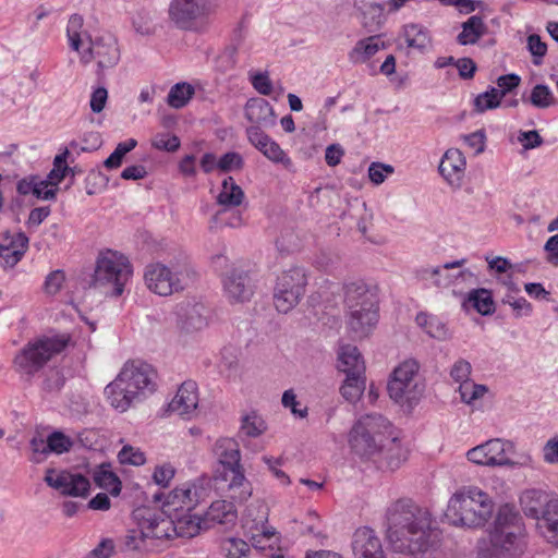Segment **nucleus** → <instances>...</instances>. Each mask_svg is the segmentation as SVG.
<instances>
[{
    "label": "nucleus",
    "mask_w": 558,
    "mask_h": 558,
    "mask_svg": "<svg viewBox=\"0 0 558 558\" xmlns=\"http://www.w3.org/2000/svg\"><path fill=\"white\" fill-rule=\"evenodd\" d=\"M386 536L393 551L415 556L429 547L432 514L410 498L391 502L385 513Z\"/></svg>",
    "instance_id": "obj_1"
},
{
    "label": "nucleus",
    "mask_w": 558,
    "mask_h": 558,
    "mask_svg": "<svg viewBox=\"0 0 558 558\" xmlns=\"http://www.w3.org/2000/svg\"><path fill=\"white\" fill-rule=\"evenodd\" d=\"M352 451L361 458L372 459L384 456L389 466L398 468L405 459L397 436L392 435L389 421L378 413L363 415L349 434Z\"/></svg>",
    "instance_id": "obj_2"
},
{
    "label": "nucleus",
    "mask_w": 558,
    "mask_h": 558,
    "mask_svg": "<svg viewBox=\"0 0 558 558\" xmlns=\"http://www.w3.org/2000/svg\"><path fill=\"white\" fill-rule=\"evenodd\" d=\"M155 372L147 363L132 361L124 364L113 381L105 388L112 408L125 412L155 390Z\"/></svg>",
    "instance_id": "obj_3"
},
{
    "label": "nucleus",
    "mask_w": 558,
    "mask_h": 558,
    "mask_svg": "<svg viewBox=\"0 0 558 558\" xmlns=\"http://www.w3.org/2000/svg\"><path fill=\"white\" fill-rule=\"evenodd\" d=\"M494 510L489 495L476 486L457 490L449 499L446 519L451 525L477 529L486 524Z\"/></svg>",
    "instance_id": "obj_4"
},
{
    "label": "nucleus",
    "mask_w": 558,
    "mask_h": 558,
    "mask_svg": "<svg viewBox=\"0 0 558 558\" xmlns=\"http://www.w3.org/2000/svg\"><path fill=\"white\" fill-rule=\"evenodd\" d=\"M522 532L521 518L513 507L499 508L489 541L477 547L478 558H518L521 554L519 536Z\"/></svg>",
    "instance_id": "obj_5"
},
{
    "label": "nucleus",
    "mask_w": 558,
    "mask_h": 558,
    "mask_svg": "<svg viewBox=\"0 0 558 558\" xmlns=\"http://www.w3.org/2000/svg\"><path fill=\"white\" fill-rule=\"evenodd\" d=\"M344 302L349 308L348 326L355 337H365L378 320L376 289L364 281L350 282L344 288Z\"/></svg>",
    "instance_id": "obj_6"
},
{
    "label": "nucleus",
    "mask_w": 558,
    "mask_h": 558,
    "mask_svg": "<svg viewBox=\"0 0 558 558\" xmlns=\"http://www.w3.org/2000/svg\"><path fill=\"white\" fill-rule=\"evenodd\" d=\"M131 276L129 259L117 252L107 251L97 259L93 284L106 295L120 296Z\"/></svg>",
    "instance_id": "obj_7"
},
{
    "label": "nucleus",
    "mask_w": 558,
    "mask_h": 558,
    "mask_svg": "<svg viewBox=\"0 0 558 558\" xmlns=\"http://www.w3.org/2000/svg\"><path fill=\"white\" fill-rule=\"evenodd\" d=\"M70 342L68 335L43 336L29 341L15 356L19 372L33 375L40 371L52 357L65 350Z\"/></svg>",
    "instance_id": "obj_8"
},
{
    "label": "nucleus",
    "mask_w": 558,
    "mask_h": 558,
    "mask_svg": "<svg viewBox=\"0 0 558 558\" xmlns=\"http://www.w3.org/2000/svg\"><path fill=\"white\" fill-rule=\"evenodd\" d=\"M217 8L218 0H172L169 16L178 28L202 34L209 29Z\"/></svg>",
    "instance_id": "obj_9"
},
{
    "label": "nucleus",
    "mask_w": 558,
    "mask_h": 558,
    "mask_svg": "<svg viewBox=\"0 0 558 558\" xmlns=\"http://www.w3.org/2000/svg\"><path fill=\"white\" fill-rule=\"evenodd\" d=\"M418 363L407 360L392 372L387 390L389 397L400 405L412 408L424 393L425 386L418 378Z\"/></svg>",
    "instance_id": "obj_10"
},
{
    "label": "nucleus",
    "mask_w": 558,
    "mask_h": 558,
    "mask_svg": "<svg viewBox=\"0 0 558 558\" xmlns=\"http://www.w3.org/2000/svg\"><path fill=\"white\" fill-rule=\"evenodd\" d=\"M144 279L147 288L161 296L182 291L191 279L187 265H177L172 268L155 263L146 266Z\"/></svg>",
    "instance_id": "obj_11"
},
{
    "label": "nucleus",
    "mask_w": 558,
    "mask_h": 558,
    "mask_svg": "<svg viewBox=\"0 0 558 558\" xmlns=\"http://www.w3.org/2000/svg\"><path fill=\"white\" fill-rule=\"evenodd\" d=\"M307 277L304 268L294 266L277 277L274 289V304L278 312L289 313L305 293Z\"/></svg>",
    "instance_id": "obj_12"
},
{
    "label": "nucleus",
    "mask_w": 558,
    "mask_h": 558,
    "mask_svg": "<svg viewBox=\"0 0 558 558\" xmlns=\"http://www.w3.org/2000/svg\"><path fill=\"white\" fill-rule=\"evenodd\" d=\"M465 263L466 259L462 258L436 267L423 266L415 270V278L436 288H447L460 279L464 282L477 283V276L470 269H462L457 274L449 272L451 269L461 268Z\"/></svg>",
    "instance_id": "obj_13"
},
{
    "label": "nucleus",
    "mask_w": 558,
    "mask_h": 558,
    "mask_svg": "<svg viewBox=\"0 0 558 558\" xmlns=\"http://www.w3.org/2000/svg\"><path fill=\"white\" fill-rule=\"evenodd\" d=\"M97 61V75L101 80L104 71L114 68L120 61V49L114 35L110 33L90 39L89 47L81 53V62Z\"/></svg>",
    "instance_id": "obj_14"
},
{
    "label": "nucleus",
    "mask_w": 558,
    "mask_h": 558,
    "mask_svg": "<svg viewBox=\"0 0 558 558\" xmlns=\"http://www.w3.org/2000/svg\"><path fill=\"white\" fill-rule=\"evenodd\" d=\"M166 513L165 510L157 512L147 508L134 511V519L147 534L151 549L160 542L174 538L173 519Z\"/></svg>",
    "instance_id": "obj_15"
},
{
    "label": "nucleus",
    "mask_w": 558,
    "mask_h": 558,
    "mask_svg": "<svg viewBox=\"0 0 558 558\" xmlns=\"http://www.w3.org/2000/svg\"><path fill=\"white\" fill-rule=\"evenodd\" d=\"M177 327L185 333L205 329L209 324L210 311L202 302L185 300L175 307Z\"/></svg>",
    "instance_id": "obj_16"
},
{
    "label": "nucleus",
    "mask_w": 558,
    "mask_h": 558,
    "mask_svg": "<svg viewBox=\"0 0 558 558\" xmlns=\"http://www.w3.org/2000/svg\"><path fill=\"white\" fill-rule=\"evenodd\" d=\"M45 482L64 496L86 497L90 489V483L87 477L81 473H72L65 470L48 469Z\"/></svg>",
    "instance_id": "obj_17"
},
{
    "label": "nucleus",
    "mask_w": 558,
    "mask_h": 558,
    "mask_svg": "<svg viewBox=\"0 0 558 558\" xmlns=\"http://www.w3.org/2000/svg\"><path fill=\"white\" fill-rule=\"evenodd\" d=\"M204 488L195 483H184L172 489L162 505L165 512L179 514L192 511L203 499Z\"/></svg>",
    "instance_id": "obj_18"
},
{
    "label": "nucleus",
    "mask_w": 558,
    "mask_h": 558,
    "mask_svg": "<svg viewBox=\"0 0 558 558\" xmlns=\"http://www.w3.org/2000/svg\"><path fill=\"white\" fill-rule=\"evenodd\" d=\"M558 502V498L543 489H526L520 496V505L523 513L541 523L550 509V506Z\"/></svg>",
    "instance_id": "obj_19"
},
{
    "label": "nucleus",
    "mask_w": 558,
    "mask_h": 558,
    "mask_svg": "<svg viewBox=\"0 0 558 558\" xmlns=\"http://www.w3.org/2000/svg\"><path fill=\"white\" fill-rule=\"evenodd\" d=\"M223 290L231 303H244L254 293V283L247 271L232 269L223 279Z\"/></svg>",
    "instance_id": "obj_20"
},
{
    "label": "nucleus",
    "mask_w": 558,
    "mask_h": 558,
    "mask_svg": "<svg viewBox=\"0 0 558 558\" xmlns=\"http://www.w3.org/2000/svg\"><path fill=\"white\" fill-rule=\"evenodd\" d=\"M352 550L355 558H385L379 538L366 526L353 534Z\"/></svg>",
    "instance_id": "obj_21"
},
{
    "label": "nucleus",
    "mask_w": 558,
    "mask_h": 558,
    "mask_svg": "<svg viewBox=\"0 0 558 558\" xmlns=\"http://www.w3.org/2000/svg\"><path fill=\"white\" fill-rule=\"evenodd\" d=\"M198 405V393L196 383L184 381L178 389L177 395L169 403V410L178 415L191 418Z\"/></svg>",
    "instance_id": "obj_22"
},
{
    "label": "nucleus",
    "mask_w": 558,
    "mask_h": 558,
    "mask_svg": "<svg viewBox=\"0 0 558 558\" xmlns=\"http://www.w3.org/2000/svg\"><path fill=\"white\" fill-rule=\"evenodd\" d=\"M0 243V258L8 267H14L24 256L28 248V238L24 232L11 234L9 231L2 233Z\"/></svg>",
    "instance_id": "obj_23"
},
{
    "label": "nucleus",
    "mask_w": 558,
    "mask_h": 558,
    "mask_svg": "<svg viewBox=\"0 0 558 558\" xmlns=\"http://www.w3.org/2000/svg\"><path fill=\"white\" fill-rule=\"evenodd\" d=\"M238 519L236 509L231 501L216 500L208 507L203 515L205 529L208 530L216 524L223 526H232Z\"/></svg>",
    "instance_id": "obj_24"
},
{
    "label": "nucleus",
    "mask_w": 558,
    "mask_h": 558,
    "mask_svg": "<svg viewBox=\"0 0 558 558\" xmlns=\"http://www.w3.org/2000/svg\"><path fill=\"white\" fill-rule=\"evenodd\" d=\"M466 161L462 151L457 148L448 149L439 163V172L450 184H459L465 170Z\"/></svg>",
    "instance_id": "obj_25"
},
{
    "label": "nucleus",
    "mask_w": 558,
    "mask_h": 558,
    "mask_svg": "<svg viewBox=\"0 0 558 558\" xmlns=\"http://www.w3.org/2000/svg\"><path fill=\"white\" fill-rule=\"evenodd\" d=\"M245 118L253 125L270 128L275 125V111L272 106L264 98H251L244 107Z\"/></svg>",
    "instance_id": "obj_26"
},
{
    "label": "nucleus",
    "mask_w": 558,
    "mask_h": 558,
    "mask_svg": "<svg viewBox=\"0 0 558 558\" xmlns=\"http://www.w3.org/2000/svg\"><path fill=\"white\" fill-rule=\"evenodd\" d=\"M226 481H229V497L236 502L246 501L252 495L251 483L245 478L241 464L236 468L226 469Z\"/></svg>",
    "instance_id": "obj_27"
},
{
    "label": "nucleus",
    "mask_w": 558,
    "mask_h": 558,
    "mask_svg": "<svg viewBox=\"0 0 558 558\" xmlns=\"http://www.w3.org/2000/svg\"><path fill=\"white\" fill-rule=\"evenodd\" d=\"M387 3H379L368 0H354L356 8L363 16V25L369 32L379 29L386 22L385 14Z\"/></svg>",
    "instance_id": "obj_28"
},
{
    "label": "nucleus",
    "mask_w": 558,
    "mask_h": 558,
    "mask_svg": "<svg viewBox=\"0 0 558 558\" xmlns=\"http://www.w3.org/2000/svg\"><path fill=\"white\" fill-rule=\"evenodd\" d=\"M384 48L385 43L379 36H369L355 43L354 47L348 53V59L352 64H362L371 60Z\"/></svg>",
    "instance_id": "obj_29"
},
{
    "label": "nucleus",
    "mask_w": 558,
    "mask_h": 558,
    "mask_svg": "<svg viewBox=\"0 0 558 558\" xmlns=\"http://www.w3.org/2000/svg\"><path fill=\"white\" fill-rule=\"evenodd\" d=\"M174 537L192 538L206 530L203 517L196 513L184 512L174 514L173 519Z\"/></svg>",
    "instance_id": "obj_30"
},
{
    "label": "nucleus",
    "mask_w": 558,
    "mask_h": 558,
    "mask_svg": "<svg viewBox=\"0 0 558 558\" xmlns=\"http://www.w3.org/2000/svg\"><path fill=\"white\" fill-rule=\"evenodd\" d=\"M482 445L487 453L489 466L513 465V462L508 458V452L513 450L511 441L494 438Z\"/></svg>",
    "instance_id": "obj_31"
},
{
    "label": "nucleus",
    "mask_w": 558,
    "mask_h": 558,
    "mask_svg": "<svg viewBox=\"0 0 558 558\" xmlns=\"http://www.w3.org/2000/svg\"><path fill=\"white\" fill-rule=\"evenodd\" d=\"M214 452L225 470L239 466L241 452L234 439L228 437L218 439L214 446Z\"/></svg>",
    "instance_id": "obj_32"
},
{
    "label": "nucleus",
    "mask_w": 558,
    "mask_h": 558,
    "mask_svg": "<svg viewBox=\"0 0 558 558\" xmlns=\"http://www.w3.org/2000/svg\"><path fill=\"white\" fill-rule=\"evenodd\" d=\"M339 369L345 374H364L365 365L357 348L345 344L339 351Z\"/></svg>",
    "instance_id": "obj_33"
},
{
    "label": "nucleus",
    "mask_w": 558,
    "mask_h": 558,
    "mask_svg": "<svg viewBox=\"0 0 558 558\" xmlns=\"http://www.w3.org/2000/svg\"><path fill=\"white\" fill-rule=\"evenodd\" d=\"M244 199L243 190L235 183L232 177L222 181L221 190L217 195V204L223 208L238 207Z\"/></svg>",
    "instance_id": "obj_34"
},
{
    "label": "nucleus",
    "mask_w": 558,
    "mask_h": 558,
    "mask_svg": "<svg viewBox=\"0 0 558 558\" xmlns=\"http://www.w3.org/2000/svg\"><path fill=\"white\" fill-rule=\"evenodd\" d=\"M486 29L483 19L472 15L462 23V32L457 36V41L462 46L474 45L486 33Z\"/></svg>",
    "instance_id": "obj_35"
},
{
    "label": "nucleus",
    "mask_w": 558,
    "mask_h": 558,
    "mask_svg": "<svg viewBox=\"0 0 558 558\" xmlns=\"http://www.w3.org/2000/svg\"><path fill=\"white\" fill-rule=\"evenodd\" d=\"M403 36L409 48L424 52L430 46V36L425 27L418 24H409L403 28Z\"/></svg>",
    "instance_id": "obj_36"
},
{
    "label": "nucleus",
    "mask_w": 558,
    "mask_h": 558,
    "mask_svg": "<svg viewBox=\"0 0 558 558\" xmlns=\"http://www.w3.org/2000/svg\"><path fill=\"white\" fill-rule=\"evenodd\" d=\"M415 322L430 338L446 340L449 336L446 324L434 315L418 313Z\"/></svg>",
    "instance_id": "obj_37"
},
{
    "label": "nucleus",
    "mask_w": 558,
    "mask_h": 558,
    "mask_svg": "<svg viewBox=\"0 0 558 558\" xmlns=\"http://www.w3.org/2000/svg\"><path fill=\"white\" fill-rule=\"evenodd\" d=\"M468 303L483 316L495 312V302L492 292L484 288L473 289L468 293Z\"/></svg>",
    "instance_id": "obj_38"
},
{
    "label": "nucleus",
    "mask_w": 558,
    "mask_h": 558,
    "mask_svg": "<svg viewBox=\"0 0 558 558\" xmlns=\"http://www.w3.org/2000/svg\"><path fill=\"white\" fill-rule=\"evenodd\" d=\"M94 481L100 488L108 490L112 496L121 493V481L111 470L110 464H101L94 473Z\"/></svg>",
    "instance_id": "obj_39"
},
{
    "label": "nucleus",
    "mask_w": 558,
    "mask_h": 558,
    "mask_svg": "<svg viewBox=\"0 0 558 558\" xmlns=\"http://www.w3.org/2000/svg\"><path fill=\"white\" fill-rule=\"evenodd\" d=\"M137 526L135 529H131L128 531L122 542V550L123 551H148L153 550L150 546V541H148V536L142 526Z\"/></svg>",
    "instance_id": "obj_40"
},
{
    "label": "nucleus",
    "mask_w": 558,
    "mask_h": 558,
    "mask_svg": "<svg viewBox=\"0 0 558 558\" xmlns=\"http://www.w3.org/2000/svg\"><path fill=\"white\" fill-rule=\"evenodd\" d=\"M345 380L340 388L342 397L351 402H356L365 389V376L364 374H345Z\"/></svg>",
    "instance_id": "obj_41"
},
{
    "label": "nucleus",
    "mask_w": 558,
    "mask_h": 558,
    "mask_svg": "<svg viewBox=\"0 0 558 558\" xmlns=\"http://www.w3.org/2000/svg\"><path fill=\"white\" fill-rule=\"evenodd\" d=\"M195 94V88L186 83L181 82L174 84L167 96V104L174 109H181L185 107Z\"/></svg>",
    "instance_id": "obj_42"
},
{
    "label": "nucleus",
    "mask_w": 558,
    "mask_h": 558,
    "mask_svg": "<svg viewBox=\"0 0 558 558\" xmlns=\"http://www.w3.org/2000/svg\"><path fill=\"white\" fill-rule=\"evenodd\" d=\"M537 526L547 542L558 547V502L550 506L546 517L537 523Z\"/></svg>",
    "instance_id": "obj_43"
},
{
    "label": "nucleus",
    "mask_w": 558,
    "mask_h": 558,
    "mask_svg": "<svg viewBox=\"0 0 558 558\" xmlns=\"http://www.w3.org/2000/svg\"><path fill=\"white\" fill-rule=\"evenodd\" d=\"M522 101L537 109H547L557 102L551 89L545 84H536L527 98L522 97Z\"/></svg>",
    "instance_id": "obj_44"
},
{
    "label": "nucleus",
    "mask_w": 558,
    "mask_h": 558,
    "mask_svg": "<svg viewBox=\"0 0 558 558\" xmlns=\"http://www.w3.org/2000/svg\"><path fill=\"white\" fill-rule=\"evenodd\" d=\"M244 225V219L239 209L231 208H222L217 211L211 220L209 228H218V227H230V228H239Z\"/></svg>",
    "instance_id": "obj_45"
},
{
    "label": "nucleus",
    "mask_w": 558,
    "mask_h": 558,
    "mask_svg": "<svg viewBox=\"0 0 558 558\" xmlns=\"http://www.w3.org/2000/svg\"><path fill=\"white\" fill-rule=\"evenodd\" d=\"M267 159L274 163L281 165L288 171H293V162L286 151L274 140H269L259 150Z\"/></svg>",
    "instance_id": "obj_46"
},
{
    "label": "nucleus",
    "mask_w": 558,
    "mask_h": 558,
    "mask_svg": "<svg viewBox=\"0 0 558 558\" xmlns=\"http://www.w3.org/2000/svg\"><path fill=\"white\" fill-rule=\"evenodd\" d=\"M267 429L266 422L255 411L242 417L240 434L247 437H258Z\"/></svg>",
    "instance_id": "obj_47"
},
{
    "label": "nucleus",
    "mask_w": 558,
    "mask_h": 558,
    "mask_svg": "<svg viewBox=\"0 0 558 558\" xmlns=\"http://www.w3.org/2000/svg\"><path fill=\"white\" fill-rule=\"evenodd\" d=\"M221 548L226 558H248L251 553L250 545L245 541L235 537L225 539Z\"/></svg>",
    "instance_id": "obj_48"
},
{
    "label": "nucleus",
    "mask_w": 558,
    "mask_h": 558,
    "mask_svg": "<svg viewBox=\"0 0 558 558\" xmlns=\"http://www.w3.org/2000/svg\"><path fill=\"white\" fill-rule=\"evenodd\" d=\"M458 391L460 393L461 401L466 404H473L476 400L483 398L487 393L488 388L485 385L475 384L470 380L462 383Z\"/></svg>",
    "instance_id": "obj_49"
},
{
    "label": "nucleus",
    "mask_w": 558,
    "mask_h": 558,
    "mask_svg": "<svg viewBox=\"0 0 558 558\" xmlns=\"http://www.w3.org/2000/svg\"><path fill=\"white\" fill-rule=\"evenodd\" d=\"M74 441L60 430L52 432L47 437V449L49 453L62 454L69 452L73 447Z\"/></svg>",
    "instance_id": "obj_50"
},
{
    "label": "nucleus",
    "mask_w": 558,
    "mask_h": 558,
    "mask_svg": "<svg viewBox=\"0 0 558 558\" xmlns=\"http://www.w3.org/2000/svg\"><path fill=\"white\" fill-rule=\"evenodd\" d=\"M501 101L499 89L490 87L489 90L480 94L474 99V108L477 112L482 113L486 110H492L499 107Z\"/></svg>",
    "instance_id": "obj_51"
},
{
    "label": "nucleus",
    "mask_w": 558,
    "mask_h": 558,
    "mask_svg": "<svg viewBox=\"0 0 558 558\" xmlns=\"http://www.w3.org/2000/svg\"><path fill=\"white\" fill-rule=\"evenodd\" d=\"M38 175H29L26 178L21 179L16 184V190L19 194L21 195H28L33 194L38 199H53V194L50 191H46L45 193L38 192L36 189V182H37Z\"/></svg>",
    "instance_id": "obj_52"
},
{
    "label": "nucleus",
    "mask_w": 558,
    "mask_h": 558,
    "mask_svg": "<svg viewBox=\"0 0 558 558\" xmlns=\"http://www.w3.org/2000/svg\"><path fill=\"white\" fill-rule=\"evenodd\" d=\"M82 27L83 17L78 14L71 15L66 26V36L69 39L70 47L74 51H80V47L82 44L80 31Z\"/></svg>",
    "instance_id": "obj_53"
},
{
    "label": "nucleus",
    "mask_w": 558,
    "mask_h": 558,
    "mask_svg": "<svg viewBox=\"0 0 558 558\" xmlns=\"http://www.w3.org/2000/svg\"><path fill=\"white\" fill-rule=\"evenodd\" d=\"M180 138L169 133H157L151 138V146L158 150L173 153L180 148Z\"/></svg>",
    "instance_id": "obj_54"
},
{
    "label": "nucleus",
    "mask_w": 558,
    "mask_h": 558,
    "mask_svg": "<svg viewBox=\"0 0 558 558\" xmlns=\"http://www.w3.org/2000/svg\"><path fill=\"white\" fill-rule=\"evenodd\" d=\"M395 171L393 167L390 165L381 163V162H372L368 167V178L375 184H381L388 174H392Z\"/></svg>",
    "instance_id": "obj_55"
},
{
    "label": "nucleus",
    "mask_w": 558,
    "mask_h": 558,
    "mask_svg": "<svg viewBox=\"0 0 558 558\" xmlns=\"http://www.w3.org/2000/svg\"><path fill=\"white\" fill-rule=\"evenodd\" d=\"M281 403L284 408L290 409L294 416L300 418L307 416V408H300L301 403L296 400V395L292 389L283 392Z\"/></svg>",
    "instance_id": "obj_56"
},
{
    "label": "nucleus",
    "mask_w": 558,
    "mask_h": 558,
    "mask_svg": "<svg viewBox=\"0 0 558 558\" xmlns=\"http://www.w3.org/2000/svg\"><path fill=\"white\" fill-rule=\"evenodd\" d=\"M471 372V364L464 359H459L452 365L450 376L456 383L461 385L462 383L470 381Z\"/></svg>",
    "instance_id": "obj_57"
},
{
    "label": "nucleus",
    "mask_w": 558,
    "mask_h": 558,
    "mask_svg": "<svg viewBox=\"0 0 558 558\" xmlns=\"http://www.w3.org/2000/svg\"><path fill=\"white\" fill-rule=\"evenodd\" d=\"M118 458L122 464L131 465H143L146 461L144 453L131 446H124L120 450Z\"/></svg>",
    "instance_id": "obj_58"
},
{
    "label": "nucleus",
    "mask_w": 558,
    "mask_h": 558,
    "mask_svg": "<svg viewBox=\"0 0 558 558\" xmlns=\"http://www.w3.org/2000/svg\"><path fill=\"white\" fill-rule=\"evenodd\" d=\"M243 167V158L239 153L229 151L221 156L218 161L217 168L223 172L239 170Z\"/></svg>",
    "instance_id": "obj_59"
},
{
    "label": "nucleus",
    "mask_w": 558,
    "mask_h": 558,
    "mask_svg": "<svg viewBox=\"0 0 558 558\" xmlns=\"http://www.w3.org/2000/svg\"><path fill=\"white\" fill-rule=\"evenodd\" d=\"M65 280L64 272L60 269L51 271L44 282V290L47 294H57Z\"/></svg>",
    "instance_id": "obj_60"
},
{
    "label": "nucleus",
    "mask_w": 558,
    "mask_h": 558,
    "mask_svg": "<svg viewBox=\"0 0 558 558\" xmlns=\"http://www.w3.org/2000/svg\"><path fill=\"white\" fill-rule=\"evenodd\" d=\"M251 83L253 87L262 95L268 96L272 93V83L268 73H255L251 75Z\"/></svg>",
    "instance_id": "obj_61"
},
{
    "label": "nucleus",
    "mask_w": 558,
    "mask_h": 558,
    "mask_svg": "<svg viewBox=\"0 0 558 558\" xmlns=\"http://www.w3.org/2000/svg\"><path fill=\"white\" fill-rule=\"evenodd\" d=\"M108 183V178L100 171L92 170L86 177V192L93 195L97 190L105 187Z\"/></svg>",
    "instance_id": "obj_62"
},
{
    "label": "nucleus",
    "mask_w": 558,
    "mask_h": 558,
    "mask_svg": "<svg viewBox=\"0 0 558 558\" xmlns=\"http://www.w3.org/2000/svg\"><path fill=\"white\" fill-rule=\"evenodd\" d=\"M518 141L525 150L536 148L543 144V138L536 130L521 131Z\"/></svg>",
    "instance_id": "obj_63"
},
{
    "label": "nucleus",
    "mask_w": 558,
    "mask_h": 558,
    "mask_svg": "<svg viewBox=\"0 0 558 558\" xmlns=\"http://www.w3.org/2000/svg\"><path fill=\"white\" fill-rule=\"evenodd\" d=\"M248 142L258 150L270 140V137L260 130V125H252L246 129Z\"/></svg>",
    "instance_id": "obj_64"
}]
</instances>
